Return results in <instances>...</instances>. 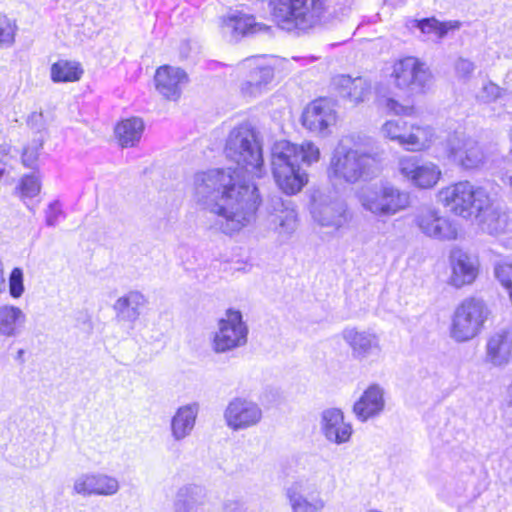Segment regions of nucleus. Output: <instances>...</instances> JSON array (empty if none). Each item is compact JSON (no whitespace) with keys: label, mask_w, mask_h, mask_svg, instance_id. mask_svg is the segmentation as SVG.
<instances>
[{"label":"nucleus","mask_w":512,"mask_h":512,"mask_svg":"<svg viewBox=\"0 0 512 512\" xmlns=\"http://www.w3.org/2000/svg\"><path fill=\"white\" fill-rule=\"evenodd\" d=\"M194 193L197 202L215 215L213 227L226 235L248 226L260 204L256 185L231 167L196 173Z\"/></svg>","instance_id":"1"},{"label":"nucleus","mask_w":512,"mask_h":512,"mask_svg":"<svg viewBox=\"0 0 512 512\" xmlns=\"http://www.w3.org/2000/svg\"><path fill=\"white\" fill-rule=\"evenodd\" d=\"M272 20L282 30L305 33L321 23L341 19L350 10L336 0H269Z\"/></svg>","instance_id":"2"},{"label":"nucleus","mask_w":512,"mask_h":512,"mask_svg":"<svg viewBox=\"0 0 512 512\" xmlns=\"http://www.w3.org/2000/svg\"><path fill=\"white\" fill-rule=\"evenodd\" d=\"M320 158V151L312 142L301 145L282 140L272 148V173L278 187L287 195H295L308 182L301 164L311 165Z\"/></svg>","instance_id":"3"},{"label":"nucleus","mask_w":512,"mask_h":512,"mask_svg":"<svg viewBox=\"0 0 512 512\" xmlns=\"http://www.w3.org/2000/svg\"><path fill=\"white\" fill-rule=\"evenodd\" d=\"M335 486V478L327 463L319 460L313 470L299 477L285 488V495L292 512H321L326 501L323 491H331Z\"/></svg>","instance_id":"4"},{"label":"nucleus","mask_w":512,"mask_h":512,"mask_svg":"<svg viewBox=\"0 0 512 512\" xmlns=\"http://www.w3.org/2000/svg\"><path fill=\"white\" fill-rule=\"evenodd\" d=\"M224 153L228 160L238 166L235 170L240 174L244 171L256 178L265 174L262 143L258 132L250 124H240L229 132Z\"/></svg>","instance_id":"5"},{"label":"nucleus","mask_w":512,"mask_h":512,"mask_svg":"<svg viewBox=\"0 0 512 512\" xmlns=\"http://www.w3.org/2000/svg\"><path fill=\"white\" fill-rule=\"evenodd\" d=\"M379 173L377 155L357 149L338 147L332 154L327 176L332 185L368 181Z\"/></svg>","instance_id":"6"},{"label":"nucleus","mask_w":512,"mask_h":512,"mask_svg":"<svg viewBox=\"0 0 512 512\" xmlns=\"http://www.w3.org/2000/svg\"><path fill=\"white\" fill-rule=\"evenodd\" d=\"M488 316L489 309L482 299L476 297L464 299L452 315L450 337L458 343L472 340L480 334Z\"/></svg>","instance_id":"7"},{"label":"nucleus","mask_w":512,"mask_h":512,"mask_svg":"<svg viewBox=\"0 0 512 512\" xmlns=\"http://www.w3.org/2000/svg\"><path fill=\"white\" fill-rule=\"evenodd\" d=\"M439 201L452 213L463 218H471L476 210L488 203V193L483 187H475L469 181H459L442 188Z\"/></svg>","instance_id":"8"},{"label":"nucleus","mask_w":512,"mask_h":512,"mask_svg":"<svg viewBox=\"0 0 512 512\" xmlns=\"http://www.w3.org/2000/svg\"><path fill=\"white\" fill-rule=\"evenodd\" d=\"M359 201L376 216H391L408 207L410 196L391 184L380 183L363 188Z\"/></svg>","instance_id":"9"},{"label":"nucleus","mask_w":512,"mask_h":512,"mask_svg":"<svg viewBox=\"0 0 512 512\" xmlns=\"http://www.w3.org/2000/svg\"><path fill=\"white\" fill-rule=\"evenodd\" d=\"M248 327L240 311L228 309L226 317L218 321V329L212 337L211 347L215 353H226L247 343Z\"/></svg>","instance_id":"10"},{"label":"nucleus","mask_w":512,"mask_h":512,"mask_svg":"<svg viewBox=\"0 0 512 512\" xmlns=\"http://www.w3.org/2000/svg\"><path fill=\"white\" fill-rule=\"evenodd\" d=\"M392 77L397 88L411 94L423 93L432 80V74L426 64L413 56L395 62Z\"/></svg>","instance_id":"11"},{"label":"nucleus","mask_w":512,"mask_h":512,"mask_svg":"<svg viewBox=\"0 0 512 512\" xmlns=\"http://www.w3.org/2000/svg\"><path fill=\"white\" fill-rule=\"evenodd\" d=\"M398 168L403 178L419 189L434 187L442 176V171L437 164L418 156L401 157Z\"/></svg>","instance_id":"12"},{"label":"nucleus","mask_w":512,"mask_h":512,"mask_svg":"<svg viewBox=\"0 0 512 512\" xmlns=\"http://www.w3.org/2000/svg\"><path fill=\"white\" fill-rule=\"evenodd\" d=\"M341 337L350 348L352 358L358 362L374 360L381 355L380 337L371 329L347 326L342 330Z\"/></svg>","instance_id":"13"},{"label":"nucleus","mask_w":512,"mask_h":512,"mask_svg":"<svg viewBox=\"0 0 512 512\" xmlns=\"http://www.w3.org/2000/svg\"><path fill=\"white\" fill-rule=\"evenodd\" d=\"M447 158L464 170H474L484 163L485 155L479 143L472 139L453 134L446 142Z\"/></svg>","instance_id":"14"},{"label":"nucleus","mask_w":512,"mask_h":512,"mask_svg":"<svg viewBox=\"0 0 512 512\" xmlns=\"http://www.w3.org/2000/svg\"><path fill=\"white\" fill-rule=\"evenodd\" d=\"M247 69L245 79L242 81L240 91L245 97H257L266 92L272 83L274 67L262 57H253L243 62Z\"/></svg>","instance_id":"15"},{"label":"nucleus","mask_w":512,"mask_h":512,"mask_svg":"<svg viewBox=\"0 0 512 512\" xmlns=\"http://www.w3.org/2000/svg\"><path fill=\"white\" fill-rule=\"evenodd\" d=\"M223 416L228 428L241 431L256 426L261 421L263 413L256 402L235 397L228 403Z\"/></svg>","instance_id":"16"},{"label":"nucleus","mask_w":512,"mask_h":512,"mask_svg":"<svg viewBox=\"0 0 512 512\" xmlns=\"http://www.w3.org/2000/svg\"><path fill=\"white\" fill-rule=\"evenodd\" d=\"M419 230L427 237L437 240H455L458 235L456 224L434 208H423L415 217Z\"/></svg>","instance_id":"17"},{"label":"nucleus","mask_w":512,"mask_h":512,"mask_svg":"<svg viewBox=\"0 0 512 512\" xmlns=\"http://www.w3.org/2000/svg\"><path fill=\"white\" fill-rule=\"evenodd\" d=\"M222 34L230 42H238L243 37L259 33H267L271 27L257 22L251 14L242 11H233L222 19Z\"/></svg>","instance_id":"18"},{"label":"nucleus","mask_w":512,"mask_h":512,"mask_svg":"<svg viewBox=\"0 0 512 512\" xmlns=\"http://www.w3.org/2000/svg\"><path fill=\"white\" fill-rule=\"evenodd\" d=\"M314 220L324 227L339 229L351 218L346 202L338 196L326 197L315 203Z\"/></svg>","instance_id":"19"},{"label":"nucleus","mask_w":512,"mask_h":512,"mask_svg":"<svg viewBox=\"0 0 512 512\" xmlns=\"http://www.w3.org/2000/svg\"><path fill=\"white\" fill-rule=\"evenodd\" d=\"M512 360V331L506 328L492 332L485 344L483 361L493 368H504Z\"/></svg>","instance_id":"20"},{"label":"nucleus","mask_w":512,"mask_h":512,"mask_svg":"<svg viewBox=\"0 0 512 512\" xmlns=\"http://www.w3.org/2000/svg\"><path fill=\"white\" fill-rule=\"evenodd\" d=\"M120 488L117 478L103 473H85L79 475L73 484V491L82 496H112Z\"/></svg>","instance_id":"21"},{"label":"nucleus","mask_w":512,"mask_h":512,"mask_svg":"<svg viewBox=\"0 0 512 512\" xmlns=\"http://www.w3.org/2000/svg\"><path fill=\"white\" fill-rule=\"evenodd\" d=\"M303 125L312 132L326 135L331 125L336 122L335 111L327 99L313 101L304 111Z\"/></svg>","instance_id":"22"},{"label":"nucleus","mask_w":512,"mask_h":512,"mask_svg":"<svg viewBox=\"0 0 512 512\" xmlns=\"http://www.w3.org/2000/svg\"><path fill=\"white\" fill-rule=\"evenodd\" d=\"M452 274L450 284L461 288L474 282L478 275V260L461 249H455L450 256Z\"/></svg>","instance_id":"23"},{"label":"nucleus","mask_w":512,"mask_h":512,"mask_svg":"<svg viewBox=\"0 0 512 512\" xmlns=\"http://www.w3.org/2000/svg\"><path fill=\"white\" fill-rule=\"evenodd\" d=\"M320 429L324 437L337 445L348 442L352 435V427L344 421L343 412L337 408H329L321 413Z\"/></svg>","instance_id":"24"},{"label":"nucleus","mask_w":512,"mask_h":512,"mask_svg":"<svg viewBox=\"0 0 512 512\" xmlns=\"http://www.w3.org/2000/svg\"><path fill=\"white\" fill-rule=\"evenodd\" d=\"M188 80L184 70L169 65L161 66L155 74L157 91L166 99L177 100L181 95V88Z\"/></svg>","instance_id":"25"},{"label":"nucleus","mask_w":512,"mask_h":512,"mask_svg":"<svg viewBox=\"0 0 512 512\" xmlns=\"http://www.w3.org/2000/svg\"><path fill=\"white\" fill-rule=\"evenodd\" d=\"M384 407V389L379 384H372L354 403L353 412L358 420L365 422L380 415Z\"/></svg>","instance_id":"26"},{"label":"nucleus","mask_w":512,"mask_h":512,"mask_svg":"<svg viewBox=\"0 0 512 512\" xmlns=\"http://www.w3.org/2000/svg\"><path fill=\"white\" fill-rule=\"evenodd\" d=\"M199 410L200 406L197 402L177 408L170 420V432L174 441L181 442L192 434Z\"/></svg>","instance_id":"27"},{"label":"nucleus","mask_w":512,"mask_h":512,"mask_svg":"<svg viewBox=\"0 0 512 512\" xmlns=\"http://www.w3.org/2000/svg\"><path fill=\"white\" fill-rule=\"evenodd\" d=\"M485 207L476 210L473 216L478 220L480 229L490 235H497L505 231L508 225V215L501 211L489 196Z\"/></svg>","instance_id":"28"},{"label":"nucleus","mask_w":512,"mask_h":512,"mask_svg":"<svg viewBox=\"0 0 512 512\" xmlns=\"http://www.w3.org/2000/svg\"><path fill=\"white\" fill-rule=\"evenodd\" d=\"M339 95L343 98L349 99L355 104L364 102L371 94L370 83L362 78H352L349 75H339L333 79Z\"/></svg>","instance_id":"29"},{"label":"nucleus","mask_w":512,"mask_h":512,"mask_svg":"<svg viewBox=\"0 0 512 512\" xmlns=\"http://www.w3.org/2000/svg\"><path fill=\"white\" fill-rule=\"evenodd\" d=\"M272 222L279 234H292L297 227V213L290 200L280 197L271 199Z\"/></svg>","instance_id":"30"},{"label":"nucleus","mask_w":512,"mask_h":512,"mask_svg":"<svg viewBox=\"0 0 512 512\" xmlns=\"http://www.w3.org/2000/svg\"><path fill=\"white\" fill-rule=\"evenodd\" d=\"M145 296L139 291H130L119 297L113 309L116 312V319L128 323H135L141 314V309L146 305Z\"/></svg>","instance_id":"31"},{"label":"nucleus","mask_w":512,"mask_h":512,"mask_svg":"<svg viewBox=\"0 0 512 512\" xmlns=\"http://www.w3.org/2000/svg\"><path fill=\"white\" fill-rule=\"evenodd\" d=\"M26 316L24 312L13 305L0 306V336L14 338L20 335Z\"/></svg>","instance_id":"32"},{"label":"nucleus","mask_w":512,"mask_h":512,"mask_svg":"<svg viewBox=\"0 0 512 512\" xmlns=\"http://www.w3.org/2000/svg\"><path fill=\"white\" fill-rule=\"evenodd\" d=\"M461 22L457 20L441 22L435 17L414 19L411 21V28H417L428 39L438 41L443 39L451 30H458Z\"/></svg>","instance_id":"33"},{"label":"nucleus","mask_w":512,"mask_h":512,"mask_svg":"<svg viewBox=\"0 0 512 512\" xmlns=\"http://www.w3.org/2000/svg\"><path fill=\"white\" fill-rule=\"evenodd\" d=\"M204 489L198 485H186L178 489L173 503L174 512H196L204 502Z\"/></svg>","instance_id":"34"},{"label":"nucleus","mask_w":512,"mask_h":512,"mask_svg":"<svg viewBox=\"0 0 512 512\" xmlns=\"http://www.w3.org/2000/svg\"><path fill=\"white\" fill-rule=\"evenodd\" d=\"M144 127L143 120L138 117H131L119 122L115 127L119 145L123 148L136 146L142 137Z\"/></svg>","instance_id":"35"},{"label":"nucleus","mask_w":512,"mask_h":512,"mask_svg":"<svg viewBox=\"0 0 512 512\" xmlns=\"http://www.w3.org/2000/svg\"><path fill=\"white\" fill-rule=\"evenodd\" d=\"M435 137L434 129L430 126L412 125L406 134L404 147L411 151H421L430 147Z\"/></svg>","instance_id":"36"},{"label":"nucleus","mask_w":512,"mask_h":512,"mask_svg":"<svg viewBox=\"0 0 512 512\" xmlns=\"http://www.w3.org/2000/svg\"><path fill=\"white\" fill-rule=\"evenodd\" d=\"M50 74L54 83L75 82L81 78L83 70L77 62L59 60L52 64Z\"/></svg>","instance_id":"37"},{"label":"nucleus","mask_w":512,"mask_h":512,"mask_svg":"<svg viewBox=\"0 0 512 512\" xmlns=\"http://www.w3.org/2000/svg\"><path fill=\"white\" fill-rule=\"evenodd\" d=\"M40 181L38 177L33 174L25 175L21 178L18 186L16 187V194L26 202L27 199H32L40 192Z\"/></svg>","instance_id":"38"},{"label":"nucleus","mask_w":512,"mask_h":512,"mask_svg":"<svg viewBox=\"0 0 512 512\" xmlns=\"http://www.w3.org/2000/svg\"><path fill=\"white\" fill-rule=\"evenodd\" d=\"M405 126L406 122L402 120H389L382 126V132L387 138L397 141L404 147V140L407 134Z\"/></svg>","instance_id":"39"},{"label":"nucleus","mask_w":512,"mask_h":512,"mask_svg":"<svg viewBox=\"0 0 512 512\" xmlns=\"http://www.w3.org/2000/svg\"><path fill=\"white\" fill-rule=\"evenodd\" d=\"M43 137H34L31 144L24 148L22 161L26 167L33 168L43 147Z\"/></svg>","instance_id":"40"},{"label":"nucleus","mask_w":512,"mask_h":512,"mask_svg":"<svg viewBox=\"0 0 512 512\" xmlns=\"http://www.w3.org/2000/svg\"><path fill=\"white\" fill-rule=\"evenodd\" d=\"M15 24L5 15H0V47H8L15 39Z\"/></svg>","instance_id":"41"},{"label":"nucleus","mask_w":512,"mask_h":512,"mask_svg":"<svg viewBox=\"0 0 512 512\" xmlns=\"http://www.w3.org/2000/svg\"><path fill=\"white\" fill-rule=\"evenodd\" d=\"M24 293V276L19 267H15L9 275V294L12 298L18 299Z\"/></svg>","instance_id":"42"},{"label":"nucleus","mask_w":512,"mask_h":512,"mask_svg":"<svg viewBox=\"0 0 512 512\" xmlns=\"http://www.w3.org/2000/svg\"><path fill=\"white\" fill-rule=\"evenodd\" d=\"M27 126L35 133V137L45 138L46 123L42 112H32L27 118Z\"/></svg>","instance_id":"43"},{"label":"nucleus","mask_w":512,"mask_h":512,"mask_svg":"<svg viewBox=\"0 0 512 512\" xmlns=\"http://www.w3.org/2000/svg\"><path fill=\"white\" fill-rule=\"evenodd\" d=\"M503 92V89L500 88L497 84L488 82L482 87L478 98L485 103H490L501 98Z\"/></svg>","instance_id":"44"},{"label":"nucleus","mask_w":512,"mask_h":512,"mask_svg":"<svg viewBox=\"0 0 512 512\" xmlns=\"http://www.w3.org/2000/svg\"><path fill=\"white\" fill-rule=\"evenodd\" d=\"M386 108L396 115H412L414 112L413 106L400 104L393 98L386 99Z\"/></svg>","instance_id":"45"},{"label":"nucleus","mask_w":512,"mask_h":512,"mask_svg":"<svg viewBox=\"0 0 512 512\" xmlns=\"http://www.w3.org/2000/svg\"><path fill=\"white\" fill-rule=\"evenodd\" d=\"M62 214L61 206L58 201L49 204L45 213V222L47 226L54 227L57 224L58 217Z\"/></svg>","instance_id":"46"},{"label":"nucleus","mask_w":512,"mask_h":512,"mask_svg":"<svg viewBox=\"0 0 512 512\" xmlns=\"http://www.w3.org/2000/svg\"><path fill=\"white\" fill-rule=\"evenodd\" d=\"M455 70L459 77L469 78L475 70V64L464 58H459L455 64Z\"/></svg>","instance_id":"47"},{"label":"nucleus","mask_w":512,"mask_h":512,"mask_svg":"<svg viewBox=\"0 0 512 512\" xmlns=\"http://www.w3.org/2000/svg\"><path fill=\"white\" fill-rule=\"evenodd\" d=\"M225 512H245L244 504L238 500H229L224 504Z\"/></svg>","instance_id":"48"},{"label":"nucleus","mask_w":512,"mask_h":512,"mask_svg":"<svg viewBox=\"0 0 512 512\" xmlns=\"http://www.w3.org/2000/svg\"><path fill=\"white\" fill-rule=\"evenodd\" d=\"M5 278H4V270H3V263L0 260V294L5 291Z\"/></svg>","instance_id":"49"},{"label":"nucleus","mask_w":512,"mask_h":512,"mask_svg":"<svg viewBox=\"0 0 512 512\" xmlns=\"http://www.w3.org/2000/svg\"><path fill=\"white\" fill-rule=\"evenodd\" d=\"M188 46H189L188 42H184L181 45L180 54H181V56L183 58H187L188 57V53H187Z\"/></svg>","instance_id":"50"},{"label":"nucleus","mask_w":512,"mask_h":512,"mask_svg":"<svg viewBox=\"0 0 512 512\" xmlns=\"http://www.w3.org/2000/svg\"><path fill=\"white\" fill-rule=\"evenodd\" d=\"M24 350L23 349H19L18 352H17V357L16 359L17 360H20L21 362H23V355H24Z\"/></svg>","instance_id":"51"},{"label":"nucleus","mask_w":512,"mask_h":512,"mask_svg":"<svg viewBox=\"0 0 512 512\" xmlns=\"http://www.w3.org/2000/svg\"><path fill=\"white\" fill-rule=\"evenodd\" d=\"M509 395L512 396V386L509 387Z\"/></svg>","instance_id":"52"}]
</instances>
